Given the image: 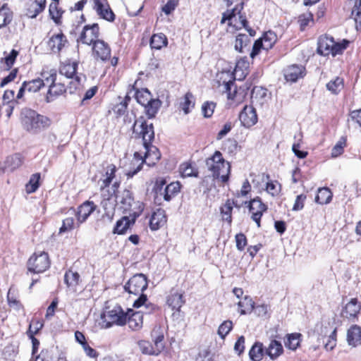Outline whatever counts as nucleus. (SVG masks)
Wrapping results in <instances>:
<instances>
[{"label":"nucleus","instance_id":"f03ea898","mask_svg":"<svg viewBox=\"0 0 361 361\" xmlns=\"http://www.w3.org/2000/svg\"><path fill=\"white\" fill-rule=\"evenodd\" d=\"M235 80V74L231 71H222L217 73L216 75L218 87H222L221 91L226 93L227 99L235 105H238L245 99L251 84L245 82L242 85L237 86Z\"/></svg>","mask_w":361,"mask_h":361},{"label":"nucleus","instance_id":"a878e982","mask_svg":"<svg viewBox=\"0 0 361 361\" xmlns=\"http://www.w3.org/2000/svg\"><path fill=\"white\" fill-rule=\"evenodd\" d=\"M68 44V40L67 37L61 30L59 33L52 35L47 42V45L51 51L58 54Z\"/></svg>","mask_w":361,"mask_h":361},{"label":"nucleus","instance_id":"69168bd1","mask_svg":"<svg viewBox=\"0 0 361 361\" xmlns=\"http://www.w3.org/2000/svg\"><path fill=\"white\" fill-rule=\"evenodd\" d=\"M233 326V322L231 320H226L223 322L218 329V334L219 336L224 339L226 336L230 333Z\"/></svg>","mask_w":361,"mask_h":361},{"label":"nucleus","instance_id":"0e129e2a","mask_svg":"<svg viewBox=\"0 0 361 361\" xmlns=\"http://www.w3.org/2000/svg\"><path fill=\"white\" fill-rule=\"evenodd\" d=\"M350 42L348 39H343L340 42H336L334 40L333 50H332V56H335L336 55L342 54L343 51L348 47Z\"/></svg>","mask_w":361,"mask_h":361},{"label":"nucleus","instance_id":"4c0bfd02","mask_svg":"<svg viewBox=\"0 0 361 361\" xmlns=\"http://www.w3.org/2000/svg\"><path fill=\"white\" fill-rule=\"evenodd\" d=\"M18 54V51L16 49H12L8 54L4 51V56L0 59V69L3 71L11 70L15 63Z\"/></svg>","mask_w":361,"mask_h":361},{"label":"nucleus","instance_id":"de8ad7c7","mask_svg":"<svg viewBox=\"0 0 361 361\" xmlns=\"http://www.w3.org/2000/svg\"><path fill=\"white\" fill-rule=\"evenodd\" d=\"M255 302L252 298L249 295H245L238 302L239 307V312L240 314H246L251 313L254 310Z\"/></svg>","mask_w":361,"mask_h":361},{"label":"nucleus","instance_id":"3c124183","mask_svg":"<svg viewBox=\"0 0 361 361\" xmlns=\"http://www.w3.org/2000/svg\"><path fill=\"white\" fill-rule=\"evenodd\" d=\"M265 353L266 349L264 348L263 344L260 342H256L250 350L249 355L252 361H260Z\"/></svg>","mask_w":361,"mask_h":361},{"label":"nucleus","instance_id":"7c9ffc66","mask_svg":"<svg viewBox=\"0 0 361 361\" xmlns=\"http://www.w3.org/2000/svg\"><path fill=\"white\" fill-rule=\"evenodd\" d=\"M47 0H32L26 7V16L31 18H36L46 8Z\"/></svg>","mask_w":361,"mask_h":361},{"label":"nucleus","instance_id":"79ce46f5","mask_svg":"<svg viewBox=\"0 0 361 361\" xmlns=\"http://www.w3.org/2000/svg\"><path fill=\"white\" fill-rule=\"evenodd\" d=\"M283 353V348L280 341L271 340L266 348V354L271 359L275 360Z\"/></svg>","mask_w":361,"mask_h":361},{"label":"nucleus","instance_id":"49530a36","mask_svg":"<svg viewBox=\"0 0 361 361\" xmlns=\"http://www.w3.org/2000/svg\"><path fill=\"white\" fill-rule=\"evenodd\" d=\"M333 197L331 190L327 187H323L318 189L315 197V202L320 204H326L331 202Z\"/></svg>","mask_w":361,"mask_h":361},{"label":"nucleus","instance_id":"09e8293b","mask_svg":"<svg viewBox=\"0 0 361 361\" xmlns=\"http://www.w3.org/2000/svg\"><path fill=\"white\" fill-rule=\"evenodd\" d=\"M119 202L124 211L131 212L133 204L135 203L132 192L129 190H124Z\"/></svg>","mask_w":361,"mask_h":361},{"label":"nucleus","instance_id":"9d476101","mask_svg":"<svg viewBox=\"0 0 361 361\" xmlns=\"http://www.w3.org/2000/svg\"><path fill=\"white\" fill-rule=\"evenodd\" d=\"M51 263V261L48 252L44 251L35 252L27 261V271L31 274H42L49 269Z\"/></svg>","mask_w":361,"mask_h":361},{"label":"nucleus","instance_id":"58836bf2","mask_svg":"<svg viewBox=\"0 0 361 361\" xmlns=\"http://www.w3.org/2000/svg\"><path fill=\"white\" fill-rule=\"evenodd\" d=\"M250 62L247 56L240 57L236 61L233 73L238 75L239 80L243 79L249 73Z\"/></svg>","mask_w":361,"mask_h":361},{"label":"nucleus","instance_id":"423d86ee","mask_svg":"<svg viewBox=\"0 0 361 361\" xmlns=\"http://www.w3.org/2000/svg\"><path fill=\"white\" fill-rule=\"evenodd\" d=\"M148 287L147 277L143 274L133 275L124 286V289L129 294L139 295V298L133 302V307L139 308L147 301V296L143 292Z\"/></svg>","mask_w":361,"mask_h":361},{"label":"nucleus","instance_id":"20e7f679","mask_svg":"<svg viewBox=\"0 0 361 361\" xmlns=\"http://www.w3.org/2000/svg\"><path fill=\"white\" fill-rule=\"evenodd\" d=\"M244 8V3L240 2L235 6L232 9H228L222 13L221 24L227 22V25L235 32L243 27L249 33L250 36L253 37L256 35V31L249 26L245 13L242 11Z\"/></svg>","mask_w":361,"mask_h":361},{"label":"nucleus","instance_id":"c03bdc74","mask_svg":"<svg viewBox=\"0 0 361 361\" xmlns=\"http://www.w3.org/2000/svg\"><path fill=\"white\" fill-rule=\"evenodd\" d=\"M137 345L141 353L144 355H158L161 353L154 344L149 341L140 340L137 342Z\"/></svg>","mask_w":361,"mask_h":361},{"label":"nucleus","instance_id":"5fc2aeb1","mask_svg":"<svg viewBox=\"0 0 361 361\" xmlns=\"http://www.w3.org/2000/svg\"><path fill=\"white\" fill-rule=\"evenodd\" d=\"M270 176L267 175L268 181L266 183L265 190L272 197H277L281 192V184L278 180H269Z\"/></svg>","mask_w":361,"mask_h":361},{"label":"nucleus","instance_id":"72a5a7b5","mask_svg":"<svg viewBox=\"0 0 361 361\" xmlns=\"http://www.w3.org/2000/svg\"><path fill=\"white\" fill-rule=\"evenodd\" d=\"M334 38L327 35L319 37L317 46V53L322 56L332 55Z\"/></svg>","mask_w":361,"mask_h":361},{"label":"nucleus","instance_id":"473e14b6","mask_svg":"<svg viewBox=\"0 0 361 361\" xmlns=\"http://www.w3.org/2000/svg\"><path fill=\"white\" fill-rule=\"evenodd\" d=\"M346 340L349 345L357 347L361 345V326L353 324L347 330Z\"/></svg>","mask_w":361,"mask_h":361},{"label":"nucleus","instance_id":"cd10ccee","mask_svg":"<svg viewBox=\"0 0 361 361\" xmlns=\"http://www.w3.org/2000/svg\"><path fill=\"white\" fill-rule=\"evenodd\" d=\"M24 162V157L20 153H15L6 157L1 167L2 172H13L20 167Z\"/></svg>","mask_w":361,"mask_h":361},{"label":"nucleus","instance_id":"39448f33","mask_svg":"<svg viewBox=\"0 0 361 361\" xmlns=\"http://www.w3.org/2000/svg\"><path fill=\"white\" fill-rule=\"evenodd\" d=\"M20 122L24 130L31 133H38L47 129L51 121L47 116L39 114L30 109H24L20 113Z\"/></svg>","mask_w":361,"mask_h":361},{"label":"nucleus","instance_id":"aec40b11","mask_svg":"<svg viewBox=\"0 0 361 361\" xmlns=\"http://www.w3.org/2000/svg\"><path fill=\"white\" fill-rule=\"evenodd\" d=\"M241 125L245 128H250L258 121V115L255 108L252 105H245L239 114Z\"/></svg>","mask_w":361,"mask_h":361},{"label":"nucleus","instance_id":"1a4fd4ad","mask_svg":"<svg viewBox=\"0 0 361 361\" xmlns=\"http://www.w3.org/2000/svg\"><path fill=\"white\" fill-rule=\"evenodd\" d=\"M181 188L182 185L179 181H173L166 185L165 178H158L155 180L153 190L156 198L161 197L164 200L169 202L180 193Z\"/></svg>","mask_w":361,"mask_h":361},{"label":"nucleus","instance_id":"c9c22d12","mask_svg":"<svg viewBox=\"0 0 361 361\" xmlns=\"http://www.w3.org/2000/svg\"><path fill=\"white\" fill-rule=\"evenodd\" d=\"M65 11L59 6V1H51L49 6V15L56 25H61Z\"/></svg>","mask_w":361,"mask_h":361},{"label":"nucleus","instance_id":"bb28decb","mask_svg":"<svg viewBox=\"0 0 361 361\" xmlns=\"http://www.w3.org/2000/svg\"><path fill=\"white\" fill-rule=\"evenodd\" d=\"M143 312L135 311L133 309H128L126 316V324L133 331H139L143 326Z\"/></svg>","mask_w":361,"mask_h":361},{"label":"nucleus","instance_id":"6e6552de","mask_svg":"<svg viewBox=\"0 0 361 361\" xmlns=\"http://www.w3.org/2000/svg\"><path fill=\"white\" fill-rule=\"evenodd\" d=\"M127 314L128 310L124 311L120 305H115L111 310L101 314L99 325L104 329L110 328L114 325L125 326Z\"/></svg>","mask_w":361,"mask_h":361},{"label":"nucleus","instance_id":"f257e3e1","mask_svg":"<svg viewBox=\"0 0 361 361\" xmlns=\"http://www.w3.org/2000/svg\"><path fill=\"white\" fill-rule=\"evenodd\" d=\"M41 76L45 79L48 90L46 94V101L51 102L59 96L63 95L67 91L74 94L80 87V78L76 76L73 80L68 82L57 78V71L55 68L44 67L41 72Z\"/></svg>","mask_w":361,"mask_h":361},{"label":"nucleus","instance_id":"bf43d9fd","mask_svg":"<svg viewBox=\"0 0 361 361\" xmlns=\"http://www.w3.org/2000/svg\"><path fill=\"white\" fill-rule=\"evenodd\" d=\"M40 179L41 175L39 173H33L30 176L28 183L25 185V190L27 193L31 194L37 190L40 186Z\"/></svg>","mask_w":361,"mask_h":361},{"label":"nucleus","instance_id":"b1692460","mask_svg":"<svg viewBox=\"0 0 361 361\" xmlns=\"http://www.w3.org/2000/svg\"><path fill=\"white\" fill-rule=\"evenodd\" d=\"M139 82L140 79H137L133 85H129L128 94H129L132 91H135V98L137 102L143 106L147 102H150V99L153 97L148 89L139 88L141 86Z\"/></svg>","mask_w":361,"mask_h":361},{"label":"nucleus","instance_id":"a19ab883","mask_svg":"<svg viewBox=\"0 0 361 361\" xmlns=\"http://www.w3.org/2000/svg\"><path fill=\"white\" fill-rule=\"evenodd\" d=\"M13 18V12L7 3L0 7V28L9 25Z\"/></svg>","mask_w":361,"mask_h":361},{"label":"nucleus","instance_id":"f704fd0d","mask_svg":"<svg viewBox=\"0 0 361 361\" xmlns=\"http://www.w3.org/2000/svg\"><path fill=\"white\" fill-rule=\"evenodd\" d=\"M179 172L180 176L183 178L199 177V170L195 163L192 161H186L180 164L179 166Z\"/></svg>","mask_w":361,"mask_h":361},{"label":"nucleus","instance_id":"4be33fe9","mask_svg":"<svg viewBox=\"0 0 361 361\" xmlns=\"http://www.w3.org/2000/svg\"><path fill=\"white\" fill-rule=\"evenodd\" d=\"M97 209V205L92 200H86L80 204L75 211L78 224L85 223Z\"/></svg>","mask_w":361,"mask_h":361},{"label":"nucleus","instance_id":"6ab92c4d","mask_svg":"<svg viewBox=\"0 0 361 361\" xmlns=\"http://www.w3.org/2000/svg\"><path fill=\"white\" fill-rule=\"evenodd\" d=\"M283 73L286 81L293 83L302 79L307 74V70L305 66L301 64H291L286 66Z\"/></svg>","mask_w":361,"mask_h":361},{"label":"nucleus","instance_id":"9b49d317","mask_svg":"<svg viewBox=\"0 0 361 361\" xmlns=\"http://www.w3.org/2000/svg\"><path fill=\"white\" fill-rule=\"evenodd\" d=\"M184 293L176 288H171L166 296V304L171 310L172 317L178 319L183 317L184 314L181 312V307L185 305V300Z\"/></svg>","mask_w":361,"mask_h":361},{"label":"nucleus","instance_id":"ddd939ff","mask_svg":"<svg viewBox=\"0 0 361 361\" xmlns=\"http://www.w3.org/2000/svg\"><path fill=\"white\" fill-rule=\"evenodd\" d=\"M278 40L277 35L272 30L265 32L262 36L255 40L250 52V57L254 59L262 49L269 50L273 48Z\"/></svg>","mask_w":361,"mask_h":361},{"label":"nucleus","instance_id":"393cba45","mask_svg":"<svg viewBox=\"0 0 361 361\" xmlns=\"http://www.w3.org/2000/svg\"><path fill=\"white\" fill-rule=\"evenodd\" d=\"M78 64L79 61L77 60L66 59L60 62L59 72L61 75L73 80L76 76H78L77 75Z\"/></svg>","mask_w":361,"mask_h":361},{"label":"nucleus","instance_id":"e433bc0d","mask_svg":"<svg viewBox=\"0 0 361 361\" xmlns=\"http://www.w3.org/2000/svg\"><path fill=\"white\" fill-rule=\"evenodd\" d=\"M118 100L119 102L114 104L111 108V111L117 118L125 115L127 112L129 103L131 101V97L128 94H127L123 98L118 97Z\"/></svg>","mask_w":361,"mask_h":361},{"label":"nucleus","instance_id":"864d4df0","mask_svg":"<svg viewBox=\"0 0 361 361\" xmlns=\"http://www.w3.org/2000/svg\"><path fill=\"white\" fill-rule=\"evenodd\" d=\"M326 89L334 94H338L344 88V80L341 77H336L326 85Z\"/></svg>","mask_w":361,"mask_h":361},{"label":"nucleus","instance_id":"a18cd8bd","mask_svg":"<svg viewBox=\"0 0 361 361\" xmlns=\"http://www.w3.org/2000/svg\"><path fill=\"white\" fill-rule=\"evenodd\" d=\"M168 44V39L163 33L154 34L150 38L149 45L152 49L159 50Z\"/></svg>","mask_w":361,"mask_h":361},{"label":"nucleus","instance_id":"0eeeda50","mask_svg":"<svg viewBox=\"0 0 361 361\" xmlns=\"http://www.w3.org/2000/svg\"><path fill=\"white\" fill-rule=\"evenodd\" d=\"M132 138L141 139L145 148L150 147L154 140V128L143 116L136 118L132 126Z\"/></svg>","mask_w":361,"mask_h":361},{"label":"nucleus","instance_id":"8fccbe9b","mask_svg":"<svg viewBox=\"0 0 361 361\" xmlns=\"http://www.w3.org/2000/svg\"><path fill=\"white\" fill-rule=\"evenodd\" d=\"M152 341L154 345L161 353L164 348V335L160 326H156L152 331Z\"/></svg>","mask_w":361,"mask_h":361},{"label":"nucleus","instance_id":"37998d69","mask_svg":"<svg viewBox=\"0 0 361 361\" xmlns=\"http://www.w3.org/2000/svg\"><path fill=\"white\" fill-rule=\"evenodd\" d=\"M233 209V202L231 199L226 200L225 203L220 207V213L222 220L228 223L229 226L233 221L232 212Z\"/></svg>","mask_w":361,"mask_h":361},{"label":"nucleus","instance_id":"f3484780","mask_svg":"<svg viewBox=\"0 0 361 361\" xmlns=\"http://www.w3.org/2000/svg\"><path fill=\"white\" fill-rule=\"evenodd\" d=\"M92 56L96 61L105 63L111 59V48L103 39H99L91 45Z\"/></svg>","mask_w":361,"mask_h":361},{"label":"nucleus","instance_id":"e2e57ef3","mask_svg":"<svg viewBox=\"0 0 361 361\" xmlns=\"http://www.w3.org/2000/svg\"><path fill=\"white\" fill-rule=\"evenodd\" d=\"M347 146V137L342 136L331 149V157H338L344 152V148Z\"/></svg>","mask_w":361,"mask_h":361},{"label":"nucleus","instance_id":"6e6d98bb","mask_svg":"<svg viewBox=\"0 0 361 361\" xmlns=\"http://www.w3.org/2000/svg\"><path fill=\"white\" fill-rule=\"evenodd\" d=\"M297 22L299 25L300 30L305 31L307 27L310 24L314 25V15L311 12L300 14L298 17Z\"/></svg>","mask_w":361,"mask_h":361},{"label":"nucleus","instance_id":"2eb2a0df","mask_svg":"<svg viewBox=\"0 0 361 361\" xmlns=\"http://www.w3.org/2000/svg\"><path fill=\"white\" fill-rule=\"evenodd\" d=\"M100 27L98 23L85 25L80 32L77 42L85 45L91 46L99 40Z\"/></svg>","mask_w":361,"mask_h":361},{"label":"nucleus","instance_id":"680f3d73","mask_svg":"<svg viewBox=\"0 0 361 361\" xmlns=\"http://www.w3.org/2000/svg\"><path fill=\"white\" fill-rule=\"evenodd\" d=\"M350 17L355 20L357 28L361 27V0H355Z\"/></svg>","mask_w":361,"mask_h":361},{"label":"nucleus","instance_id":"774afa93","mask_svg":"<svg viewBox=\"0 0 361 361\" xmlns=\"http://www.w3.org/2000/svg\"><path fill=\"white\" fill-rule=\"evenodd\" d=\"M337 342V329L334 328L330 335L327 337V341L324 343V348L326 350H332L336 345Z\"/></svg>","mask_w":361,"mask_h":361},{"label":"nucleus","instance_id":"c756f323","mask_svg":"<svg viewBox=\"0 0 361 361\" xmlns=\"http://www.w3.org/2000/svg\"><path fill=\"white\" fill-rule=\"evenodd\" d=\"M64 281L70 292L76 293L81 283L80 276L77 271L68 269L64 274Z\"/></svg>","mask_w":361,"mask_h":361},{"label":"nucleus","instance_id":"f8f14e48","mask_svg":"<svg viewBox=\"0 0 361 361\" xmlns=\"http://www.w3.org/2000/svg\"><path fill=\"white\" fill-rule=\"evenodd\" d=\"M146 149L144 155L140 154L138 152H135V157H138L137 161L138 166H137V171L135 170L132 172V174H137L139 171H140L142 169L143 164H145L149 166H154L157 162L159 161L161 159V153L158 148L152 145L150 147L147 148H145Z\"/></svg>","mask_w":361,"mask_h":361},{"label":"nucleus","instance_id":"dca6fc26","mask_svg":"<svg viewBox=\"0 0 361 361\" xmlns=\"http://www.w3.org/2000/svg\"><path fill=\"white\" fill-rule=\"evenodd\" d=\"M245 204H247L252 220L256 223L258 228L261 227V219L268 209L267 205L262 202L259 197H255L250 201H245Z\"/></svg>","mask_w":361,"mask_h":361},{"label":"nucleus","instance_id":"ea45409f","mask_svg":"<svg viewBox=\"0 0 361 361\" xmlns=\"http://www.w3.org/2000/svg\"><path fill=\"white\" fill-rule=\"evenodd\" d=\"M161 106V102L158 98H152L150 102H147L144 106V111L149 119H152L156 117L157 114L159 111Z\"/></svg>","mask_w":361,"mask_h":361},{"label":"nucleus","instance_id":"4468645a","mask_svg":"<svg viewBox=\"0 0 361 361\" xmlns=\"http://www.w3.org/2000/svg\"><path fill=\"white\" fill-rule=\"evenodd\" d=\"M361 314V301L357 298H351L341 309L340 316L343 320L355 322Z\"/></svg>","mask_w":361,"mask_h":361},{"label":"nucleus","instance_id":"052dcab7","mask_svg":"<svg viewBox=\"0 0 361 361\" xmlns=\"http://www.w3.org/2000/svg\"><path fill=\"white\" fill-rule=\"evenodd\" d=\"M301 334L299 333H293L287 335L285 341V346L290 350H295L300 345Z\"/></svg>","mask_w":361,"mask_h":361},{"label":"nucleus","instance_id":"a211bd4d","mask_svg":"<svg viewBox=\"0 0 361 361\" xmlns=\"http://www.w3.org/2000/svg\"><path fill=\"white\" fill-rule=\"evenodd\" d=\"M139 216L136 212H133L129 216H123L119 219L115 224L112 233L119 235L127 233L128 231L131 229L134 226L137 217Z\"/></svg>","mask_w":361,"mask_h":361},{"label":"nucleus","instance_id":"4d7b16f0","mask_svg":"<svg viewBox=\"0 0 361 361\" xmlns=\"http://www.w3.org/2000/svg\"><path fill=\"white\" fill-rule=\"evenodd\" d=\"M81 224H78V220L74 217H67L62 221V225L59 228V233L62 234L66 232H70L75 228H78Z\"/></svg>","mask_w":361,"mask_h":361},{"label":"nucleus","instance_id":"338daca9","mask_svg":"<svg viewBox=\"0 0 361 361\" xmlns=\"http://www.w3.org/2000/svg\"><path fill=\"white\" fill-rule=\"evenodd\" d=\"M216 104L214 102L207 101L203 103L202 106V112L205 118H210L212 116Z\"/></svg>","mask_w":361,"mask_h":361},{"label":"nucleus","instance_id":"c85d7f7f","mask_svg":"<svg viewBox=\"0 0 361 361\" xmlns=\"http://www.w3.org/2000/svg\"><path fill=\"white\" fill-rule=\"evenodd\" d=\"M167 222L166 212L162 209L154 211L149 219V226L152 231H157L164 226Z\"/></svg>","mask_w":361,"mask_h":361},{"label":"nucleus","instance_id":"412c9836","mask_svg":"<svg viewBox=\"0 0 361 361\" xmlns=\"http://www.w3.org/2000/svg\"><path fill=\"white\" fill-rule=\"evenodd\" d=\"M46 85V80L42 78H35L28 81H24L17 94V99H21L24 97L25 92L35 93L39 91Z\"/></svg>","mask_w":361,"mask_h":361},{"label":"nucleus","instance_id":"2f4dec72","mask_svg":"<svg viewBox=\"0 0 361 361\" xmlns=\"http://www.w3.org/2000/svg\"><path fill=\"white\" fill-rule=\"evenodd\" d=\"M117 167L114 164H110L105 169V173L100 178V190H103L110 186L116 178Z\"/></svg>","mask_w":361,"mask_h":361},{"label":"nucleus","instance_id":"5701e85b","mask_svg":"<svg viewBox=\"0 0 361 361\" xmlns=\"http://www.w3.org/2000/svg\"><path fill=\"white\" fill-rule=\"evenodd\" d=\"M93 8L96 11L97 15L102 19L108 22H114L116 15L111 8L107 0H93Z\"/></svg>","mask_w":361,"mask_h":361},{"label":"nucleus","instance_id":"603ef678","mask_svg":"<svg viewBox=\"0 0 361 361\" xmlns=\"http://www.w3.org/2000/svg\"><path fill=\"white\" fill-rule=\"evenodd\" d=\"M251 42L250 36L246 34L239 33L235 36L234 49L235 51L243 53L244 48L249 46Z\"/></svg>","mask_w":361,"mask_h":361},{"label":"nucleus","instance_id":"13d9d810","mask_svg":"<svg viewBox=\"0 0 361 361\" xmlns=\"http://www.w3.org/2000/svg\"><path fill=\"white\" fill-rule=\"evenodd\" d=\"M195 97L191 92L185 93L183 97V101L180 102V107L185 114L190 113V109L195 106Z\"/></svg>","mask_w":361,"mask_h":361},{"label":"nucleus","instance_id":"7ed1b4c3","mask_svg":"<svg viewBox=\"0 0 361 361\" xmlns=\"http://www.w3.org/2000/svg\"><path fill=\"white\" fill-rule=\"evenodd\" d=\"M205 165L214 179L223 184L228 182L231 171V165L225 159L223 154L216 150L205 159Z\"/></svg>","mask_w":361,"mask_h":361}]
</instances>
